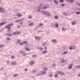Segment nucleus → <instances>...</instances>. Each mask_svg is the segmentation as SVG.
<instances>
[{
	"label": "nucleus",
	"instance_id": "59",
	"mask_svg": "<svg viewBox=\"0 0 80 80\" xmlns=\"http://www.w3.org/2000/svg\"><path fill=\"white\" fill-rule=\"evenodd\" d=\"M0 26H2V24L1 23H0Z\"/></svg>",
	"mask_w": 80,
	"mask_h": 80
},
{
	"label": "nucleus",
	"instance_id": "24",
	"mask_svg": "<svg viewBox=\"0 0 80 80\" xmlns=\"http://www.w3.org/2000/svg\"><path fill=\"white\" fill-rule=\"evenodd\" d=\"M67 53H68V51H65L63 53V55H65V54H67Z\"/></svg>",
	"mask_w": 80,
	"mask_h": 80
},
{
	"label": "nucleus",
	"instance_id": "47",
	"mask_svg": "<svg viewBox=\"0 0 80 80\" xmlns=\"http://www.w3.org/2000/svg\"><path fill=\"white\" fill-rule=\"evenodd\" d=\"M61 6L62 7H65V4H61Z\"/></svg>",
	"mask_w": 80,
	"mask_h": 80
},
{
	"label": "nucleus",
	"instance_id": "53",
	"mask_svg": "<svg viewBox=\"0 0 80 80\" xmlns=\"http://www.w3.org/2000/svg\"><path fill=\"white\" fill-rule=\"evenodd\" d=\"M40 74L39 73H38V75L36 76V77H38V75H40Z\"/></svg>",
	"mask_w": 80,
	"mask_h": 80
},
{
	"label": "nucleus",
	"instance_id": "15",
	"mask_svg": "<svg viewBox=\"0 0 80 80\" xmlns=\"http://www.w3.org/2000/svg\"><path fill=\"white\" fill-rule=\"evenodd\" d=\"M47 53V50H44L42 52L43 54H46Z\"/></svg>",
	"mask_w": 80,
	"mask_h": 80
},
{
	"label": "nucleus",
	"instance_id": "7",
	"mask_svg": "<svg viewBox=\"0 0 80 80\" xmlns=\"http://www.w3.org/2000/svg\"><path fill=\"white\" fill-rule=\"evenodd\" d=\"M20 32H14L12 34L13 35H16V34H20Z\"/></svg>",
	"mask_w": 80,
	"mask_h": 80
},
{
	"label": "nucleus",
	"instance_id": "60",
	"mask_svg": "<svg viewBox=\"0 0 80 80\" xmlns=\"http://www.w3.org/2000/svg\"><path fill=\"white\" fill-rule=\"evenodd\" d=\"M78 11H79V12H80V8H79L78 9Z\"/></svg>",
	"mask_w": 80,
	"mask_h": 80
},
{
	"label": "nucleus",
	"instance_id": "45",
	"mask_svg": "<svg viewBox=\"0 0 80 80\" xmlns=\"http://www.w3.org/2000/svg\"><path fill=\"white\" fill-rule=\"evenodd\" d=\"M3 47V45L2 44L0 45V48H2Z\"/></svg>",
	"mask_w": 80,
	"mask_h": 80
},
{
	"label": "nucleus",
	"instance_id": "26",
	"mask_svg": "<svg viewBox=\"0 0 80 80\" xmlns=\"http://www.w3.org/2000/svg\"><path fill=\"white\" fill-rule=\"evenodd\" d=\"M33 24H34V23L33 22H31L30 23V24H29V26H32V25H33Z\"/></svg>",
	"mask_w": 80,
	"mask_h": 80
},
{
	"label": "nucleus",
	"instance_id": "34",
	"mask_svg": "<svg viewBox=\"0 0 80 80\" xmlns=\"http://www.w3.org/2000/svg\"><path fill=\"white\" fill-rule=\"evenodd\" d=\"M72 25H76V22H72Z\"/></svg>",
	"mask_w": 80,
	"mask_h": 80
},
{
	"label": "nucleus",
	"instance_id": "14",
	"mask_svg": "<svg viewBox=\"0 0 80 80\" xmlns=\"http://www.w3.org/2000/svg\"><path fill=\"white\" fill-rule=\"evenodd\" d=\"M7 22H1V25L2 26V25H5V24H7Z\"/></svg>",
	"mask_w": 80,
	"mask_h": 80
},
{
	"label": "nucleus",
	"instance_id": "8",
	"mask_svg": "<svg viewBox=\"0 0 80 80\" xmlns=\"http://www.w3.org/2000/svg\"><path fill=\"white\" fill-rule=\"evenodd\" d=\"M5 27L6 28H8V29H10V28H11V27H10L9 24L6 26Z\"/></svg>",
	"mask_w": 80,
	"mask_h": 80
},
{
	"label": "nucleus",
	"instance_id": "27",
	"mask_svg": "<svg viewBox=\"0 0 80 80\" xmlns=\"http://www.w3.org/2000/svg\"><path fill=\"white\" fill-rule=\"evenodd\" d=\"M52 41L54 43H57V40L55 39H52Z\"/></svg>",
	"mask_w": 80,
	"mask_h": 80
},
{
	"label": "nucleus",
	"instance_id": "48",
	"mask_svg": "<svg viewBox=\"0 0 80 80\" xmlns=\"http://www.w3.org/2000/svg\"><path fill=\"white\" fill-rule=\"evenodd\" d=\"M49 77H53V75H52V74H50L49 75Z\"/></svg>",
	"mask_w": 80,
	"mask_h": 80
},
{
	"label": "nucleus",
	"instance_id": "56",
	"mask_svg": "<svg viewBox=\"0 0 80 80\" xmlns=\"http://www.w3.org/2000/svg\"><path fill=\"white\" fill-rule=\"evenodd\" d=\"M20 23H21V24L22 25H23V22H20Z\"/></svg>",
	"mask_w": 80,
	"mask_h": 80
},
{
	"label": "nucleus",
	"instance_id": "43",
	"mask_svg": "<svg viewBox=\"0 0 80 80\" xmlns=\"http://www.w3.org/2000/svg\"><path fill=\"white\" fill-rule=\"evenodd\" d=\"M76 68H80V65L79 66H77L76 67Z\"/></svg>",
	"mask_w": 80,
	"mask_h": 80
},
{
	"label": "nucleus",
	"instance_id": "17",
	"mask_svg": "<svg viewBox=\"0 0 80 80\" xmlns=\"http://www.w3.org/2000/svg\"><path fill=\"white\" fill-rule=\"evenodd\" d=\"M69 3H73L74 1L73 0H68Z\"/></svg>",
	"mask_w": 80,
	"mask_h": 80
},
{
	"label": "nucleus",
	"instance_id": "2",
	"mask_svg": "<svg viewBox=\"0 0 80 80\" xmlns=\"http://www.w3.org/2000/svg\"><path fill=\"white\" fill-rule=\"evenodd\" d=\"M42 13H43L44 15L48 16V17H50L52 15L50 12H48V11H41Z\"/></svg>",
	"mask_w": 80,
	"mask_h": 80
},
{
	"label": "nucleus",
	"instance_id": "1",
	"mask_svg": "<svg viewBox=\"0 0 80 80\" xmlns=\"http://www.w3.org/2000/svg\"><path fill=\"white\" fill-rule=\"evenodd\" d=\"M49 7L48 6L46 5H43L42 4H41L38 7L37 12H40V9H47Z\"/></svg>",
	"mask_w": 80,
	"mask_h": 80
},
{
	"label": "nucleus",
	"instance_id": "20",
	"mask_svg": "<svg viewBox=\"0 0 80 80\" xmlns=\"http://www.w3.org/2000/svg\"><path fill=\"white\" fill-rule=\"evenodd\" d=\"M38 50H40V51H43V48H38Z\"/></svg>",
	"mask_w": 80,
	"mask_h": 80
},
{
	"label": "nucleus",
	"instance_id": "4",
	"mask_svg": "<svg viewBox=\"0 0 80 80\" xmlns=\"http://www.w3.org/2000/svg\"><path fill=\"white\" fill-rule=\"evenodd\" d=\"M20 52L21 54H23V56H25L26 55H27V53H25V51H21Z\"/></svg>",
	"mask_w": 80,
	"mask_h": 80
},
{
	"label": "nucleus",
	"instance_id": "63",
	"mask_svg": "<svg viewBox=\"0 0 80 80\" xmlns=\"http://www.w3.org/2000/svg\"><path fill=\"white\" fill-rule=\"evenodd\" d=\"M33 72L34 73V72H35V70H34L33 71Z\"/></svg>",
	"mask_w": 80,
	"mask_h": 80
},
{
	"label": "nucleus",
	"instance_id": "16",
	"mask_svg": "<svg viewBox=\"0 0 80 80\" xmlns=\"http://www.w3.org/2000/svg\"><path fill=\"white\" fill-rule=\"evenodd\" d=\"M35 39H36V40H40V38L37 36H35Z\"/></svg>",
	"mask_w": 80,
	"mask_h": 80
},
{
	"label": "nucleus",
	"instance_id": "18",
	"mask_svg": "<svg viewBox=\"0 0 80 80\" xmlns=\"http://www.w3.org/2000/svg\"><path fill=\"white\" fill-rule=\"evenodd\" d=\"M42 70H48V68H47L43 67L42 68Z\"/></svg>",
	"mask_w": 80,
	"mask_h": 80
},
{
	"label": "nucleus",
	"instance_id": "21",
	"mask_svg": "<svg viewBox=\"0 0 80 80\" xmlns=\"http://www.w3.org/2000/svg\"><path fill=\"white\" fill-rule=\"evenodd\" d=\"M55 26L56 28H58V24L56 23L55 24Z\"/></svg>",
	"mask_w": 80,
	"mask_h": 80
},
{
	"label": "nucleus",
	"instance_id": "51",
	"mask_svg": "<svg viewBox=\"0 0 80 80\" xmlns=\"http://www.w3.org/2000/svg\"><path fill=\"white\" fill-rule=\"evenodd\" d=\"M28 70V69L27 68L25 69L24 70V71H25V72H27V71Z\"/></svg>",
	"mask_w": 80,
	"mask_h": 80
},
{
	"label": "nucleus",
	"instance_id": "23",
	"mask_svg": "<svg viewBox=\"0 0 80 80\" xmlns=\"http://www.w3.org/2000/svg\"><path fill=\"white\" fill-rule=\"evenodd\" d=\"M21 21H22V19H21L20 20H17L15 21V22H21Z\"/></svg>",
	"mask_w": 80,
	"mask_h": 80
},
{
	"label": "nucleus",
	"instance_id": "37",
	"mask_svg": "<svg viewBox=\"0 0 80 80\" xmlns=\"http://www.w3.org/2000/svg\"><path fill=\"white\" fill-rule=\"evenodd\" d=\"M23 44H27V41H23Z\"/></svg>",
	"mask_w": 80,
	"mask_h": 80
},
{
	"label": "nucleus",
	"instance_id": "30",
	"mask_svg": "<svg viewBox=\"0 0 80 80\" xmlns=\"http://www.w3.org/2000/svg\"><path fill=\"white\" fill-rule=\"evenodd\" d=\"M25 50L26 51H29L30 49L29 48H26L25 49Z\"/></svg>",
	"mask_w": 80,
	"mask_h": 80
},
{
	"label": "nucleus",
	"instance_id": "29",
	"mask_svg": "<svg viewBox=\"0 0 80 80\" xmlns=\"http://www.w3.org/2000/svg\"><path fill=\"white\" fill-rule=\"evenodd\" d=\"M18 74H14L13 76L14 77H18Z\"/></svg>",
	"mask_w": 80,
	"mask_h": 80
},
{
	"label": "nucleus",
	"instance_id": "32",
	"mask_svg": "<svg viewBox=\"0 0 80 80\" xmlns=\"http://www.w3.org/2000/svg\"><path fill=\"white\" fill-rule=\"evenodd\" d=\"M79 4H80V2H77L76 3V5H77V6H78V7H79Z\"/></svg>",
	"mask_w": 80,
	"mask_h": 80
},
{
	"label": "nucleus",
	"instance_id": "31",
	"mask_svg": "<svg viewBox=\"0 0 80 80\" xmlns=\"http://www.w3.org/2000/svg\"><path fill=\"white\" fill-rule=\"evenodd\" d=\"M62 31H64V32H65L66 30H65V28H62Z\"/></svg>",
	"mask_w": 80,
	"mask_h": 80
},
{
	"label": "nucleus",
	"instance_id": "46",
	"mask_svg": "<svg viewBox=\"0 0 80 80\" xmlns=\"http://www.w3.org/2000/svg\"><path fill=\"white\" fill-rule=\"evenodd\" d=\"M12 65H15L16 64V63L15 62H12Z\"/></svg>",
	"mask_w": 80,
	"mask_h": 80
},
{
	"label": "nucleus",
	"instance_id": "9",
	"mask_svg": "<svg viewBox=\"0 0 80 80\" xmlns=\"http://www.w3.org/2000/svg\"><path fill=\"white\" fill-rule=\"evenodd\" d=\"M53 2L56 5H58V1H57V0H54Z\"/></svg>",
	"mask_w": 80,
	"mask_h": 80
},
{
	"label": "nucleus",
	"instance_id": "58",
	"mask_svg": "<svg viewBox=\"0 0 80 80\" xmlns=\"http://www.w3.org/2000/svg\"><path fill=\"white\" fill-rule=\"evenodd\" d=\"M45 45V43H44L42 44V46H44Z\"/></svg>",
	"mask_w": 80,
	"mask_h": 80
},
{
	"label": "nucleus",
	"instance_id": "10",
	"mask_svg": "<svg viewBox=\"0 0 80 80\" xmlns=\"http://www.w3.org/2000/svg\"><path fill=\"white\" fill-rule=\"evenodd\" d=\"M0 12L1 13H3L4 12V9L3 8H0Z\"/></svg>",
	"mask_w": 80,
	"mask_h": 80
},
{
	"label": "nucleus",
	"instance_id": "36",
	"mask_svg": "<svg viewBox=\"0 0 80 80\" xmlns=\"http://www.w3.org/2000/svg\"><path fill=\"white\" fill-rule=\"evenodd\" d=\"M70 50H72L73 49V46H71L69 48Z\"/></svg>",
	"mask_w": 80,
	"mask_h": 80
},
{
	"label": "nucleus",
	"instance_id": "52",
	"mask_svg": "<svg viewBox=\"0 0 80 80\" xmlns=\"http://www.w3.org/2000/svg\"><path fill=\"white\" fill-rule=\"evenodd\" d=\"M15 58V57H14V56H12L11 57V58Z\"/></svg>",
	"mask_w": 80,
	"mask_h": 80
},
{
	"label": "nucleus",
	"instance_id": "38",
	"mask_svg": "<svg viewBox=\"0 0 80 80\" xmlns=\"http://www.w3.org/2000/svg\"><path fill=\"white\" fill-rule=\"evenodd\" d=\"M76 14H77V15H79V14H80V12H76Z\"/></svg>",
	"mask_w": 80,
	"mask_h": 80
},
{
	"label": "nucleus",
	"instance_id": "6",
	"mask_svg": "<svg viewBox=\"0 0 80 80\" xmlns=\"http://www.w3.org/2000/svg\"><path fill=\"white\" fill-rule=\"evenodd\" d=\"M46 71H41L40 72L41 74H42V75H45V74H46Z\"/></svg>",
	"mask_w": 80,
	"mask_h": 80
},
{
	"label": "nucleus",
	"instance_id": "3",
	"mask_svg": "<svg viewBox=\"0 0 80 80\" xmlns=\"http://www.w3.org/2000/svg\"><path fill=\"white\" fill-rule=\"evenodd\" d=\"M56 73H58L59 75H64V73L62 71H56Z\"/></svg>",
	"mask_w": 80,
	"mask_h": 80
},
{
	"label": "nucleus",
	"instance_id": "57",
	"mask_svg": "<svg viewBox=\"0 0 80 80\" xmlns=\"http://www.w3.org/2000/svg\"><path fill=\"white\" fill-rule=\"evenodd\" d=\"M3 68H2L1 69V70H3Z\"/></svg>",
	"mask_w": 80,
	"mask_h": 80
},
{
	"label": "nucleus",
	"instance_id": "42",
	"mask_svg": "<svg viewBox=\"0 0 80 80\" xmlns=\"http://www.w3.org/2000/svg\"><path fill=\"white\" fill-rule=\"evenodd\" d=\"M7 40L8 41L10 40V38H8V37L7 38Z\"/></svg>",
	"mask_w": 80,
	"mask_h": 80
},
{
	"label": "nucleus",
	"instance_id": "11",
	"mask_svg": "<svg viewBox=\"0 0 80 80\" xmlns=\"http://www.w3.org/2000/svg\"><path fill=\"white\" fill-rule=\"evenodd\" d=\"M16 16L18 17H20L21 16H22V15L21 14V13H18L16 14Z\"/></svg>",
	"mask_w": 80,
	"mask_h": 80
},
{
	"label": "nucleus",
	"instance_id": "13",
	"mask_svg": "<svg viewBox=\"0 0 80 80\" xmlns=\"http://www.w3.org/2000/svg\"><path fill=\"white\" fill-rule=\"evenodd\" d=\"M43 24L42 23H40L39 24L38 27H43Z\"/></svg>",
	"mask_w": 80,
	"mask_h": 80
},
{
	"label": "nucleus",
	"instance_id": "28",
	"mask_svg": "<svg viewBox=\"0 0 80 80\" xmlns=\"http://www.w3.org/2000/svg\"><path fill=\"white\" fill-rule=\"evenodd\" d=\"M37 57V55L35 54H33L32 56V57H33V58Z\"/></svg>",
	"mask_w": 80,
	"mask_h": 80
},
{
	"label": "nucleus",
	"instance_id": "44",
	"mask_svg": "<svg viewBox=\"0 0 80 80\" xmlns=\"http://www.w3.org/2000/svg\"><path fill=\"white\" fill-rule=\"evenodd\" d=\"M59 2L61 3H63V0H59Z\"/></svg>",
	"mask_w": 80,
	"mask_h": 80
},
{
	"label": "nucleus",
	"instance_id": "35",
	"mask_svg": "<svg viewBox=\"0 0 80 80\" xmlns=\"http://www.w3.org/2000/svg\"><path fill=\"white\" fill-rule=\"evenodd\" d=\"M8 35L9 37H11V36H12V34L8 33Z\"/></svg>",
	"mask_w": 80,
	"mask_h": 80
},
{
	"label": "nucleus",
	"instance_id": "61",
	"mask_svg": "<svg viewBox=\"0 0 80 80\" xmlns=\"http://www.w3.org/2000/svg\"><path fill=\"white\" fill-rule=\"evenodd\" d=\"M53 66H55V64H54L53 65Z\"/></svg>",
	"mask_w": 80,
	"mask_h": 80
},
{
	"label": "nucleus",
	"instance_id": "5",
	"mask_svg": "<svg viewBox=\"0 0 80 80\" xmlns=\"http://www.w3.org/2000/svg\"><path fill=\"white\" fill-rule=\"evenodd\" d=\"M72 67H73V63H71L69 65L68 67V69H71V68H72Z\"/></svg>",
	"mask_w": 80,
	"mask_h": 80
},
{
	"label": "nucleus",
	"instance_id": "50",
	"mask_svg": "<svg viewBox=\"0 0 80 80\" xmlns=\"http://www.w3.org/2000/svg\"><path fill=\"white\" fill-rule=\"evenodd\" d=\"M6 62L7 63H10V61H6Z\"/></svg>",
	"mask_w": 80,
	"mask_h": 80
},
{
	"label": "nucleus",
	"instance_id": "19",
	"mask_svg": "<svg viewBox=\"0 0 80 80\" xmlns=\"http://www.w3.org/2000/svg\"><path fill=\"white\" fill-rule=\"evenodd\" d=\"M9 26L12 27V26H13V25H14V23H10L9 24Z\"/></svg>",
	"mask_w": 80,
	"mask_h": 80
},
{
	"label": "nucleus",
	"instance_id": "12",
	"mask_svg": "<svg viewBox=\"0 0 80 80\" xmlns=\"http://www.w3.org/2000/svg\"><path fill=\"white\" fill-rule=\"evenodd\" d=\"M30 64L31 65H33L34 64V61H31L30 62Z\"/></svg>",
	"mask_w": 80,
	"mask_h": 80
},
{
	"label": "nucleus",
	"instance_id": "33",
	"mask_svg": "<svg viewBox=\"0 0 80 80\" xmlns=\"http://www.w3.org/2000/svg\"><path fill=\"white\" fill-rule=\"evenodd\" d=\"M21 42V40L20 39H18L17 40V42L18 43H20Z\"/></svg>",
	"mask_w": 80,
	"mask_h": 80
},
{
	"label": "nucleus",
	"instance_id": "39",
	"mask_svg": "<svg viewBox=\"0 0 80 80\" xmlns=\"http://www.w3.org/2000/svg\"><path fill=\"white\" fill-rule=\"evenodd\" d=\"M54 77L55 78H57V77H58V75H57V74H56L54 75Z\"/></svg>",
	"mask_w": 80,
	"mask_h": 80
},
{
	"label": "nucleus",
	"instance_id": "25",
	"mask_svg": "<svg viewBox=\"0 0 80 80\" xmlns=\"http://www.w3.org/2000/svg\"><path fill=\"white\" fill-rule=\"evenodd\" d=\"M65 60L64 59H62V60L61 61V63H64V62H65Z\"/></svg>",
	"mask_w": 80,
	"mask_h": 80
},
{
	"label": "nucleus",
	"instance_id": "64",
	"mask_svg": "<svg viewBox=\"0 0 80 80\" xmlns=\"http://www.w3.org/2000/svg\"><path fill=\"white\" fill-rule=\"evenodd\" d=\"M79 7H80V2H79Z\"/></svg>",
	"mask_w": 80,
	"mask_h": 80
},
{
	"label": "nucleus",
	"instance_id": "22",
	"mask_svg": "<svg viewBox=\"0 0 80 80\" xmlns=\"http://www.w3.org/2000/svg\"><path fill=\"white\" fill-rule=\"evenodd\" d=\"M63 15H65V16H68V14H67L65 12H63Z\"/></svg>",
	"mask_w": 80,
	"mask_h": 80
},
{
	"label": "nucleus",
	"instance_id": "62",
	"mask_svg": "<svg viewBox=\"0 0 80 80\" xmlns=\"http://www.w3.org/2000/svg\"><path fill=\"white\" fill-rule=\"evenodd\" d=\"M18 28H20V26H18Z\"/></svg>",
	"mask_w": 80,
	"mask_h": 80
},
{
	"label": "nucleus",
	"instance_id": "49",
	"mask_svg": "<svg viewBox=\"0 0 80 80\" xmlns=\"http://www.w3.org/2000/svg\"><path fill=\"white\" fill-rule=\"evenodd\" d=\"M32 18V16H28V18L29 19Z\"/></svg>",
	"mask_w": 80,
	"mask_h": 80
},
{
	"label": "nucleus",
	"instance_id": "54",
	"mask_svg": "<svg viewBox=\"0 0 80 80\" xmlns=\"http://www.w3.org/2000/svg\"><path fill=\"white\" fill-rule=\"evenodd\" d=\"M44 49H45V50H47V48L46 47H44Z\"/></svg>",
	"mask_w": 80,
	"mask_h": 80
},
{
	"label": "nucleus",
	"instance_id": "40",
	"mask_svg": "<svg viewBox=\"0 0 80 80\" xmlns=\"http://www.w3.org/2000/svg\"><path fill=\"white\" fill-rule=\"evenodd\" d=\"M20 45H24V44H23V42H22V43H20Z\"/></svg>",
	"mask_w": 80,
	"mask_h": 80
},
{
	"label": "nucleus",
	"instance_id": "55",
	"mask_svg": "<svg viewBox=\"0 0 80 80\" xmlns=\"http://www.w3.org/2000/svg\"><path fill=\"white\" fill-rule=\"evenodd\" d=\"M78 76L79 77H80V73L78 75Z\"/></svg>",
	"mask_w": 80,
	"mask_h": 80
},
{
	"label": "nucleus",
	"instance_id": "41",
	"mask_svg": "<svg viewBox=\"0 0 80 80\" xmlns=\"http://www.w3.org/2000/svg\"><path fill=\"white\" fill-rule=\"evenodd\" d=\"M58 16H57V15L55 16V18L56 19H57V18H58Z\"/></svg>",
	"mask_w": 80,
	"mask_h": 80
}]
</instances>
